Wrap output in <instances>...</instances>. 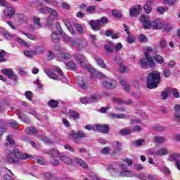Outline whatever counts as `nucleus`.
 <instances>
[{
    "mask_svg": "<svg viewBox=\"0 0 180 180\" xmlns=\"http://www.w3.org/2000/svg\"><path fill=\"white\" fill-rule=\"evenodd\" d=\"M5 56H6L5 51L0 49V63H5V61H6Z\"/></svg>",
    "mask_w": 180,
    "mask_h": 180,
    "instance_id": "nucleus-42",
    "label": "nucleus"
},
{
    "mask_svg": "<svg viewBox=\"0 0 180 180\" xmlns=\"http://www.w3.org/2000/svg\"><path fill=\"white\" fill-rule=\"evenodd\" d=\"M33 22L39 27H40V26H41V22H40V18L36 17V16L33 17Z\"/></svg>",
    "mask_w": 180,
    "mask_h": 180,
    "instance_id": "nucleus-52",
    "label": "nucleus"
},
{
    "mask_svg": "<svg viewBox=\"0 0 180 180\" xmlns=\"http://www.w3.org/2000/svg\"><path fill=\"white\" fill-rule=\"evenodd\" d=\"M0 34H3V36H4L6 39H8V40H11V39L15 40L16 41H18V43H19V44H20V46L27 48L30 47V44H29L27 42L25 41L16 34L12 35V34L8 32V31H6V30L1 29L0 30Z\"/></svg>",
    "mask_w": 180,
    "mask_h": 180,
    "instance_id": "nucleus-7",
    "label": "nucleus"
},
{
    "mask_svg": "<svg viewBox=\"0 0 180 180\" xmlns=\"http://www.w3.org/2000/svg\"><path fill=\"white\" fill-rule=\"evenodd\" d=\"M61 30L56 31L52 33L51 39L54 43H58L60 41V37L61 36Z\"/></svg>",
    "mask_w": 180,
    "mask_h": 180,
    "instance_id": "nucleus-17",
    "label": "nucleus"
},
{
    "mask_svg": "<svg viewBox=\"0 0 180 180\" xmlns=\"http://www.w3.org/2000/svg\"><path fill=\"white\" fill-rule=\"evenodd\" d=\"M148 64V60H147V58L141 59L140 60L141 67H147Z\"/></svg>",
    "mask_w": 180,
    "mask_h": 180,
    "instance_id": "nucleus-58",
    "label": "nucleus"
},
{
    "mask_svg": "<svg viewBox=\"0 0 180 180\" xmlns=\"http://www.w3.org/2000/svg\"><path fill=\"white\" fill-rule=\"evenodd\" d=\"M25 132L27 133V134H30V136H32L33 134H36V133H37V130H36V128L30 127L25 129Z\"/></svg>",
    "mask_w": 180,
    "mask_h": 180,
    "instance_id": "nucleus-33",
    "label": "nucleus"
},
{
    "mask_svg": "<svg viewBox=\"0 0 180 180\" xmlns=\"http://www.w3.org/2000/svg\"><path fill=\"white\" fill-rule=\"evenodd\" d=\"M79 85L82 89H88V85L84 82H79Z\"/></svg>",
    "mask_w": 180,
    "mask_h": 180,
    "instance_id": "nucleus-62",
    "label": "nucleus"
},
{
    "mask_svg": "<svg viewBox=\"0 0 180 180\" xmlns=\"http://www.w3.org/2000/svg\"><path fill=\"white\" fill-rule=\"evenodd\" d=\"M155 143L161 144V143H165L166 140L165 138L162 136H155L154 137Z\"/></svg>",
    "mask_w": 180,
    "mask_h": 180,
    "instance_id": "nucleus-37",
    "label": "nucleus"
},
{
    "mask_svg": "<svg viewBox=\"0 0 180 180\" xmlns=\"http://www.w3.org/2000/svg\"><path fill=\"white\" fill-rule=\"evenodd\" d=\"M16 17L20 23H26L27 22V17L24 14H16Z\"/></svg>",
    "mask_w": 180,
    "mask_h": 180,
    "instance_id": "nucleus-25",
    "label": "nucleus"
},
{
    "mask_svg": "<svg viewBox=\"0 0 180 180\" xmlns=\"http://www.w3.org/2000/svg\"><path fill=\"white\" fill-rule=\"evenodd\" d=\"M1 74L6 75L8 78L13 77V70L11 69H2L1 70Z\"/></svg>",
    "mask_w": 180,
    "mask_h": 180,
    "instance_id": "nucleus-24",
    "label": "nucleus"
},
{
    "mask_svg": "<svg viewBox=\"0 0 180 180\" xmlns=\"http://www.w3.org/2000/svg\"><path fill=\"white\" fill-rule=\"evenodd\" d=\"M139 41L141 43H146V41H147V37L144 34H141L139 37Z\"/></svg>",
    "mask_w": 180,
    "mask_h": 180,
    "instance_id": "nucleus-60",
    "label": "nucleus"
},
{
    "mask_svg": "<svg viewBox=\"0 0 180 180\" xmlns=\"http://www.w3.org/2000/svg\"><path fill=\"white\" fill-rule=\"evenodd\" d=\"M60 31H61L60 36H62V37H63V39L65 40V41H70L72 46L73 47H77V49H84V44H85V41H84L82 39H70V37H68L67 35V34L64 33V32H63V30H60Z\"/></svg>",
    "mask_w": 180,
    "mask_h": 180,
    "instance_id": "nucleus-8",
    "label": "nucleus"
},
{
    "mask_svg": "<svg viewBox=\"0 0 180 180\" xmlns=\"http://www.w3.org/2000/svg\"><path fill=\"white\" fill-rule=\"evenodd\" d=\"M84 129L86 130H93V131H96L97 127L96 124H88L84 127Z\"/></svg>",
    "mask_w": 180,
    "mask_h": 180,
    "instance_id": "nucleus-46",
    "label": "nucleus"
},
{
    "mask_svg": "<svg viewBox=\"0 0 180 180\" xmlns=\"http://www.w3.org/2000/svg\"><path fill=\"white\" fill-rule=\"evenodd\" d=\"M94 60L99 67H101V68H106V64H105V62L101 57L96 56L94 58Z\"/></svg>",
    "mask_w": 180,
    "mask_h": 180,
    "instance_id": "nucleus-20",
    "label": "nucleus"
},
{
    "mask_svg": "<svg viewBox=\"0 0 180 180\" xmlns=\"http://www.w3.org/2000/svg\"><path fill=\"white\" fill-rule=\"evenodd\" d=\"M75 27L77 29L78 33H79L80 34H84V28L82 27V25L79 23H75Z\"/></svg>",
    "mask_w": 180,
    "mask_h": 180,
    "instance_id": "nucleus-41",
    "label": "nucleus"
},
{
    "mask_svg": "<svg viewBox=\"0 0 180 180\" xmlns=\"http://www.w3.org/2000/svg\"><path fill=\"white\" fill-rule=\"evenodd\" d=\"M140 22L143 27V29L148 30L149 29H154L155 30H160L164 27V20L158 18L151 22L150 17L146 15H141L140 17Z\"/></svg>",
    "mask_w": 180,
    "mask_h": 180,
    "instance_id": "nucleus-2",
    "label": "nucleus"
},
{
    "mask_svg": "<svg viewBox=\"0 0 180 180\" xmlns=\"http://www.w3.org/2000/svg\"><path fill=\"white\" fill-rule=\"evenodd\" d=\"M108 117H112V119H124V117H126V115H123V114H116V113H113L111 112L110 114H108Z\"/></svg>",
    "mask_w": 180,
    "mask_h": 180,
    "instance_id": "nucleus-28",
    "label": "nucleus"
},
{
    "mask_svg": "<svg viewBox=\"0 0 180 180\" xmlns=\"http://www.w3.org/2000/svg\"><path fill=\"white\" fill-rule=\"evenodd\" d=\"M171 160H178L180 158V153H173L170 155Z\"/></svg>",
    "mask_w": 180,
    "mask_h": 180,
    "instance_id": "nucleus-63",
    "label": "nucleus"
},
{
    "mask_svg": "<svg viewBox=\"0 0 180 180\" xmlns=\"http://www.w3.org/2000/svg\"><path fill=\"white\" fill-rule=\"evenodd\" d=\"M49 106L51 108H57V106H58V101L56 100H50L49 102Z\"/></svg>",
    "mask_w": 180,
    "mask_h": 180,
    "instance_id": "nucleus-44",
    "label": "nucleus"
},
{
    "mask_svg": "<svg viewBox=\"0 0 180 180\" xmlns=\"http://www.w3.org/2000/svg\"><path fill=\"white\" fill-rule=\"evenodd\" d=\"M24 54L26 57H33V56H36V51H25Z\"/></svg>",
    "mask_w": 180,
    "mask_h": 180,
    "instance_id": "nucleus-45",
    "label": "nucleus"
},
{
    "mask_svg": "<svg viewBox=\"0 0 180 180\" xmlns=\"http://www.w3.org/2000/svg\"><path fill=\"white\" fill-rule=\"evenodd\" d=\"M134 144L135 146H137V147H140V146H143V144H144V139H139V140L135 141L134 142Z\"/></svg>",
    "mask_w": 180,
    "mask_h": 180,
    "instance_id": "nucleus-59",
    "label": "nucleus"
},
{
    "mask_svg": "<svg viewBox=\"0 0 180 180\" xmlns=\"http://www.w3.org/2000/svg\"><path fill=\"white\" fill-rule=\"evenodd\" d=\"M49 9H50V8H49V7H42L41 4H39L37 6V10L40 13L46 14L47 12H49Z\"/></svg>",
    "mask_w": 180,
    "mask_h": 180,
    "instance_id": "nucleus-26",
    "label": "nucleus"
},
{
    "mask_svg": "<svg viewBox=\"0 0 180 180\" xmlns=\"http://www.w3.org/2000/svg\"><path fill=\"white\" fill-rule=\"evenodd\" d=\"M69 115L70 117H72L75 120H78V119H79V114L74 110H70L69 111Z\"/></svg>",
    "mask_w": 180,
    "mask_h": 180,
    "instance_id": "nucleus-29",
    "label": "nucleus"
},
{
    "mask_svg": "<svg viewBox=\"0 0 180 180\" xmlns=\"http://www.w3.org/2000/svg\"><path fill=\"white\" fill-rule=\"evenodd\" d=\"M46 154L50 155L52 158H56L57 157H60L61 153L58 151V150L56 148L51 149L49 151L46 152Z\"/></svg>",
    "mask_w": 180,
    "mask_h": 180,
    "instance_id": "nucleus-16",
    "label": "nucleus"
},
{
    "mask_svg": "<svg viewBox=\"0 0 180 180\" xmlns=\"http://www.w3.org/2000/svg\"><path fill=\"white\" fill-rule=\"evenodd\" d=\"M124 29L128 34V37L127 39V43H129V44H131V43H134V40H136V37L130 34V32H129V27H127V25H124Z\"/></svg>",
    "mask_w": 180,
    "mask_h": 180,
    "instance_id": "nucleus-15",
    "label": "nucleus"
},
{
    "mask_svg": "<svg viewBox=\"0 0 180 180\" xmlns=\"http://www.w3.org/2000/svg\"><path fill=\"white\" fill-rule=\"evenodd\" d=\"M101 98V95L99 94H92L90 98H89L90 103L92 102H96L97 99Z\"/></svg>",
    "mask_w": 180,
    "mask_h": 180,
    "instance_id": "nucleus-40",
    "label": "nucleus"
},
{
    "mask_svg": "<svg viewBox=\"0 0 180 180\" xmlns=\"http://www.w3.org/2000/svg\"><path fill=\"white\" fill-rule=\"evenodd\" d=\"M174 116L177 120L180 119V105H174Z\"/></svg>",
    "mask_w": 180,
    "mask_h": 180,
    "instance_id": "nucleus-32",
    "label": "nucleus"
},
{
    "mask_svg": "<svg viewBox=\"0 0 180 180\" xmlns=\"http://www.w3.org/2000/svg\"><path fill=\"white\" fill-rule=\"evenodd\" d=\"M101 154H103V155L110 154V148L109 147H105L104 148L101 150Z\"/></svg>",
    "mask_w": 180,
    "mask_h": 180,
    "instance_id": "nucleus-56",
    "label": "nucleus"
},
{
    "mask_svg": "<svg viewBox=\"0 0 180 180\" xmlns=\"http://www.w3.org/2000/svg\"><path fill=\"white\" fill-rule=\"evenodd\" d=\"M150 154L151 155H153V157H157L158 155L162 157V155H167V154H168V150L167 148H162L156 151H151Z\"/></svg>",
    "mask_w": 180,
    "mask_h": 180,
    "instance_id": "nucleus-11",
    "label": "nucleus"
},
{
    "mask_svg": "<svg viewBox=\"0 0 180 180\" xmlns=\"http://www.w3.org/2000/svg\"><path fill=\"white\" fill-rule=\"evenodd\" d=\"M19 119H20L24 123H30V120L25 115H20L19 116Z\"/></svg>",
    "mask_w": 180,
    "mask_h": 180,
    "instance_id": "nucleus-50",
    "label": "nucleus"
},
{
    "mask_svg": "<svg viewBox=\"0 0 180 180\" xmlns=\"http://www.w3.org/2000/svg\"><path fill=\"white\" fill-rule=\"evenodd\" d=\"M118 165L120 168V171L118 172H116V170L112 167V166H109V171L110 174H111L112 176H116L117 175H119L120 176H122V178H139V179L141 180H146L147 179V175L146 174H137L134 173V172L131 170H129L127 165L122 162H119Z\"/></svg>",
    "mask_w": 180,
    "mask_h": 180,
    "instance_id": "nucleus-1",
    "label": "nucleus"
},
{
    "mask_svg": "<svg viewBox=\"0 0 180 180\" xmlns=\"http://www.w3.org/2000/svg\"><path fill=\"white\" fill-rule=\"evenodd\" d=\"M3 169H4V171H5V172H8V174L4 175L5 180H15V179H13V177H12L13 174H12V172H11V170L9 169L4 167Z\"/></svg>",
    "mask_w": 180,
    "mask_h": 180,
    "instance_id": "nucleus-23",
    "label": "nucleus"
},
{
    "mask_svg": "<svg viewBox=\"0 0 180 180\" xmlns=\"http://www.w3.org/2000/svg\"><path fill=\"white\" fill-rule=\"evenodd\" d=\"M27 158H32V156L22 153L19 149L15 148L13 152H7L6 161L9 164H19L20 160H27Z\"/></svg>",
    "mask_w": 180,
    "mask_h": 180,
    "instance_id": "nucleus-3",
    "label": "nucleus"
},
{
    "mask_svg": "<svg viewBox=\"0 0 180 180\" xmlns=\"http://www.w3.org/2000/svg\"><path fill=\"white\" fill-rule=\"evenodd\" d=\"M108 23V18L106 17H103L100 20H90L89 21V25L91 26L94 32H98L100 30V26H103Z\"/></svg>",
    "mask_w": 180,
    "mask_h": 180,
    "instance_id": "nucleus-9",
    "label": "nucleus"
},
{
    "mask_svg": "<svg viewBox=\"0 0 180 180\" xmlns=\"http://www.w3.org/2000/svg\"><path fill=\"white\" fill-rule=\"evenodd\" d=\"M141 13V6L137 5L129 10V15L132 17L139 16Z\"/></svg>",
    "mask_w": 180,
    "mask_h": 180,
    "instance_id": "nucleus-12",
    "label": "nucleus"
},
{
    "mask_svg": "<svg viewBox=\"0 0 180 180\" xmlns=\"http://www.w3.org/2000/svg\"><path fill=\"white\" fill-rule=\"evenodd\" d=\"M60 160L65 164H72V159L68 156H59Z\"/></svg>",
    "mask_w": 180,
    "mask_h": 180,
    "instance_id": "nucleus-27",
    "label": "nucleus"
},
{
    "mask_svg": "<svg viewBox=\"0 0 180 180\" xmlns=\"http://www.w3.org/2000/svg\"><path fill=\"white\" fill-rule=\"evenodd\" d=\"M76 61L79 63L81 67H82V68H86L89 72H91V74H96L97 78H105L106 77L103 73L99 71L96 72L92 65L88 64V60L84 57V55L77 53L76 55Z\"/></svg>",
    "mask_w": 180,
    "mask_h": 180,
    "instance_id": "nucleus-4",
    "label": "nucleus"
},
{
    "mask_svg": "<svg viewBox=\"0 0 180 180\" xmlns=\"http://www.w3.org/2000/svg\"><path fill=\"white\" fill-rule=\"evenodd\" d=\"M112 14L113 16H115V18H120L122 16V12H120L117 10H113L112 11Z\"/></svg>",
    "mask_w": 180,
    "mask_h": 180,
    "instance_id": "nucleus-48",
    "label": "nucleus"
},
{
    "mask_svg": "<svg viewBox=\"0 0 180 180\" xmlns=\"http://www.w3.org/2000/svg\"><path fill=\"white\" fill-rule=\"evenodd\" d=\"M96 131H100V133H104L105 134H108L109 133V126L107 124H96Z\"/></svg>",
    "mask_w": 180,
    "mask_h": 180,
    "instance_id": "nucleus-13",
    "label": "nucleus"
},
{
    "mask_svg": "<svg viewBox=\"0 0 180 180\" xmlns=\"http://www.w3.org/2000/svg\"><path fill=\"white\" fill-rule=\"evenodd\" d=\"M171 92L172 93V95L174 96V98H179V93L176 89H172Z\"/></svg>",
    "mask_w": 180,
    "mask_h": 180,
    "instance_id": "nucleus-64",
    "label": "nucleus"
},
{
    "mask_svg": "<svg viewBox=\"0 0 180 180\" xmlns=\"http://www.w3.org/2000/svg\"><path fill=\"white\" fill-rule=\"evenodd\" d=\"M46 60H49V61H51V60H54V57H56V55L53 53V51H48L46 53Z\"/></svg>",
    "mask_w": 180,
    "mask_h": 180,
    "instance_id": "nucleus-39",
    "label": "nucleus"
},
{
    "mask_svg": "<svg viewBox=\"0 0 180 180\" xmlns=\"http://www.w3.org/2000/svg\"><path fill=\"white\" fill-rule=\"evenodd\" d=\"M153 2H154V0H148L146 4L144 6V11L146 13H151L152 8L150 5H153Z\"/></svg>",
    "mask_w": 180,
    "mask_h": 180,
    "instance_id": "nucleus-22",
    "label": "nucleus"
},
{
    "mask_svg": "<svg viewBox=\"0 0 180 180\" xmlns=\"http://www.w3.org/2000/svg\"><path fill=\"white\" fill-rule=\"evenodd\" d=\"M119 151H122V144L119 142H116V146L114 150V153H119Z\"/></svg>",
    "mask_w": 180,
    "mask_h": 180,
    "instance_id": "nucleus-55",
    "label": "nucleus"
},
{
    "mask_svg": "<svg viewBox=\"0 0 180 180\" xmlns=\"http://www.w3.org/2000/svg\"><path fill=\"white\" fill-rule=\"evenodd\" d=\"M120 84L122 85L124 91H126L127 92H129V91H130V86L129 85V84H127V82H126V81L120 80Z\"/></svg>",
    "mask_w": 180,
    "mask_h": 180,
    "instance_id": "nucleus-35",
    "label": "nucleus"
},
{
    "mask_svg": "<svg viewBox=\"0 0 180 180\" xmlns=\"http://www.w3.org/2000/svg\"><path fill=\"white\" fill-rule=\"evenodd\" d=\"M34 162H37V164H40L41 165H47V162H46V160H44L41 157H37L34 158Z\"/></svg>",
    "mask_w": 180,
    "mask_h": 180,
    "instance_id": "nucleus-31",
    "label": "nucleus"
},
{
    "mask_svg": "<svg viewBox=\"0 0 180 180\" xmlns=\"http://www.w3.org/2000/svg\"><path fill=\"white\" fill-rule=\"evenodd\" d=\"M53 70L55 72H57V74L60 76V77H63L64 75V73L63 72V70H61V69L57 68V67H54L53 68Z\"/></svg>",
    "mask_w": 180,
    "mask_h": 180,
    "instance_id": "nucleus-54",
    "label": "nucleus"
},
{
    "mask_svg": "<svg viewBox=\"0 0 180 180\" xmlns=\"http://www.w3.org/2000/svg\"><path fill=\"white\" fill-rule=\"evenodd\" d=\"M81 103H83V105H88V103H91L89 101V98L87 97H82L79 99Z\"/></svg>",
    "mask_w": 180,
    "mask_h": 180,
    "instance_id": "nucleus-51",
    "label": "nucleus"
},
{
    "mask_svg": "<svg viewBox=\"0 0 180 180\" xmlns=\"http://www.w3.org/2000/svg\"><path fill=\"white\" fill-rule=\"evenodd\" d=\"M96 11V8L95 6H90L86 8V12H88V13H95Z\"/></svg>",
    "mask_w": 180,
    "mask_h": 180,
    "instance_id": "nucleus-53",
    "label": "nucleus"
},
{
    "mask_svg": "<svg viewBox=\"0 0 180 180\" xmlns=\"http://www.w3.org/2000/svg\"><path fill=\"white\" fill-rule=\"evenodd\" d=\"M103 86H105V88H107V89H113L116 86V82L115 81H105L103 82Z\"/></svg>",
    "mask_w": 180,
    "mask_h": 180,
    "instance_id": "nucleus-18",
    "label": "nucleus"
},
{
    "mask_svg": "<svg viewBox=\"0 0 180 180\" xmlns=\"http://www.w3.org/2000/svg\"><path fill=\"white\" fill-rule=\"evenodd\" d=\"M119 64H120V72H127L129 71L127 68H126V66H124L123 65L122 61H120Z\"/></svg>",
    "mask_w": 180,
    "mask_h": 180,
    "instance_id": "nucleus-49",
    "label": "nucleus"
},
{
    "mask_svg": "<svg viewBox=\"0 0 180 180\" xmlns=\"http://www.w3.org/2000/svg\"><path fill=\"white\" fill-rule=\"evenodd\" d=\"M120 133L122 136H127L129 134H131V133H133V131L129 129H123L120 130Z\"/></svg>",
    "mask_w": 180,
    "mask_h": 180,
    "instance_id": "nucleus-38",
    "label": "nucleus"
},
{
    "mask_svg": "<svg viewBox=\"0 0 180 180\" xmlns=\"http://www.w3.org/2000/svg\"><path fill=\"white\" fill-rule=\"evenodd\" d=\"M68 70H74L77 68V65L73 62L70 61L68 63L65 64Z\"/></svg>",
    "mask_w": 180,
    "mask_h": 180,
    "instance_id": "nucleus-36",
    "label": "nucleus"
},
{
    "mask_svg": "<svg viewBox=\"0 0 180 180\" xmlns=\"http://www.w3.org/2000/svg\"><path fill=\"white\" fill-rule=\"evenodd\" d=\"M35 51L36 54H41L44 51V46H38L35 48Z\"/></svg>",
    "mask_w": 180,
    "mask_h": 180,
    "instance_id": "nucleus-43",
    "label": "nucleus"
},
{
    "mask_svg": "<svg viewBox=\"0 0 180 180\" xmlns=\"http://www.w3.org/2000/svg\"><path fill=\"white\" fill-rule=\"evenodd\" d=\"M63 23L65 26H66L67 29L71 33V34H75V32L74 31V28H72V26L71 25V22L68 21V20H64Z\"/></svg>",
    "mask_w": 180,
    "mask_h": 180,
    "instance_id": "nucleus-21",
    "label": "nucleus"
},
{
    "mask_svg": "<svg viewBox=\"0 0 180 180\" xmlns=\"http://www.w3.org/2000/svg\"><path fill=\"white\" fill-rule=\"evenodd\" d=\"M144 51V56L145 58L148 60L149 67L150 68H153L155 65V63L154 62V60H155L156 63H158V64H162L164 63V58L160 55H156L155 56H150V53H153V49L149 46H146L143 48Z\"/></svg>",
    "mask_w": 180,
    "mask_h": 180,
    "instance_id": "nucleus-5",
    "label": "nucleus"
},
{
    "mask_svg": "<svg viewBox=\"0 0 180 180\" xmlns=\"http://www.w3.org/2000/svg\"><path fill=\"white\" fill-rule=\"evenodd\" d=\"M160 79H161V75L158 71H153L150 72L147 77V86L149 89H154L158 86L160 84Z\"/></svg>",
    "mask_w": 180,
    "mask_h": 180,
    "instance_id": "nucleus-6",
    "label": "nucleus"
},
{
    "mask_svg": "<svg viewBox=\"0 0 180 180\" xmlns=\"http://www.w3.org/2000/svg\"><path fill=\"white\" fill-rule=\"evenodd\" d=\"M49 13H50V15L46 19V25L47 26H51L53 25V22H54L55 19H57V17L58 16V13L56 10H53L51 8H49V10L48 11Z\"/></svg>",
    "mask_w": 180,
    "mask_h": 180,
    "instance_id": "nucleus-10",
    "label": "nucleus"
},
{
    "mask_svg": "<svg viewBox=\"0 0 180 180\" xmlns=\"http://www.w3.org/2000/svg\"><path fill=\"white\" fill-rule=\"evenodd\" d=\"M22 34L26 36V37H27V39H30V40H36V36H34V34H27L25 32H22Z\"/></svg>",
    "mask_w": 180,
    "mask_h": 180,
    "instance_id": "nucleus-57",
    "label": "nucleus"
},
{
    "mask_svg": "<svg viewBox=\"0 0 180 180\" xmlns=\"http://www.w3.org/2000/svg\"><path fill=\"white\" fill-rule=\"evenodd\" d=\"M44 72L51 78V79H58V76L56 75L53 71L50 70L49 69H44Z\"/></svg>",
    "mask_w": 180,
    "mask_h": 180,
    "instance_id": "nucleus-19",
    "label": "nucleus"
},
{
    "mask_svg": "<svg viewBox=\"0 0 180 180\" xmlns=\"http://www.w3.org/2000/svg\"><path fill=\"white\" fill-rule=\"evenodd\" d=\"M33 96V93L30 91H27L25 92V98L28 99V101H32V98Z\"/></svg>",
    "mask_w": 180,
    "mask_h": 180,
    "instance_id": "nucleus-61",
    "label": "nucleus"
},
{
    "mask_svg": "<svg viewBox=\"0 0 180 180\" xmlns=\"http://www.w3.org/2000/svg\"><path fill=\"white\" fill-rule=\"evenodd\" d=\"M69 137L72 140H78V139H79L78 131L75 132V131H71L69 134Z\"/></svg>",
    "mask_w": 180,
    "mask_h": 180,
    "instance_id": "nucleus-34",
    "label": "nucleus"
},
{
    "mask_svg": "<svg viewBox=\"0 0 180 180\" xmlns=\"http://www.w3.org/2000/svg\"><path fill=\"white\" fill-rule=\"evenodd\" d=\"M75 161L77 164L79 165V167H82V168H88V165H86V163L82 160V159L76 158Z\"/></svg>",
    "mask_w": 180,
    "mask_h": 180,
    "instance_id": "nucleus-30",
    "label": "nucleus"
},
{
    "mask_svg": "<svg viewBox=\"0 0 180 180\" xmlns=\"http://www.w3.org/2000/svg\"><path fill=\"white\" fill-rule=\"evenodd\" d=\"M167 11H168V7H158L157 8V12L158 13H160L161 15H162V13H165V12H167Z\"/></svg>",
    "mask_w": 180,
    "mask_h": 180,
    "instance_id": "nucleus-47",
    "label": "nucleus"
},
{
    "mask_svg": "<svg viewBox=\"0 0 180 180\" xmlns=\"http://www.w3.org/2000/svg\"><path fill=\"white\" fill-rule=\"evenodd\" d=\"M5 9L4 11V13L5 16H13L15 15V8L13 7H9V4H7V6H5Z\"/></svg>",
    "mask_w": 180,
    "mask_h": 180,
    "instance_id": "nucleus-14",
    "label": "nucleus"
}]
</instances>
